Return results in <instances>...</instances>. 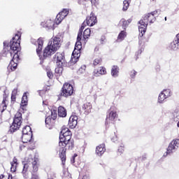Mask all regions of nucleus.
I'll use <instances>...</instances> for the list:
<instances>
[{
	"instance_id": "f257e3e1",
	"label": "nucleus",
	"mask_w": 179,
	"mask_h": 179,
	"mask_svg": "<svg viewBox=\"0 0 179 179\" xmlns=\"http://www.w3.org/2000/svg\"><path fill=\"white\" fill-rule=\"evenodd\" d=\"M61 134L58 152L62 164L65 166V163H66V151L72 150L75 148V141L72 139V131L68 127L63 126Z\"/></svg>"
},
{
	"instance_id": "f03ea898",
	"label": "nucleus",
	"mask_w": 179,
	"mask_h": 179,
	"mask_svg": "<svg viewBox=\"0 0 179 179\" xmlns=\"http://www.w3.org/2000/svg\"><path fill=\"white\" fill-rule=\"evenodd\" d=\"M156 15H159V10H155L151 13L145 14L143 19L139 21L138 31L140 32V37H143V34L146 33V29H148V24H152L156 22Z\"/></svg>"
},
{
	"instance_id": "7ed1b4c3",
	"label": "nucleus",
	"mask_w": 179,
	"mask_h": 179,
	"mask_svg": "<svg viewBox=\"0 0 179 179\" xmlns=\"http://www.w3.org/2000/svg\"><path fill=\"white\" fill-rule=\"evenodd\" d=\"M82 39H78L77 36V41L75 45L74 50L73 51L71 62L72 64H76L80 58V51H82Z\"/></svg>"
},
{
	"instance_id": "20e7f679",
	"label": "nucleus",
	"mask_w": 179,
	"mask_h": 179,
	"mask_svg": "<svg viewBox=\"0 0 179 179\" xmlns=\"http://www.w3.org/2000/svg\"><path fill=\"white\" fill-rule=\"evenodd\" d=\"M22 126V113L17 112L15 115L12 125L10 127L9 132L13 134L20 129Z\"/></svg>"
},
{
	"instance_id": "39448f33",
	"label": "nucleus",
	"mask_w": 179,
	"mask_h": 179,
	"mask_svg": "<svg viewBox=\"0 0 179 179\" xmlns=\"http://www.w3.org/2000/svg\"><path fill=\"white\" fill-rule=\"evenodd\" d=\"M73 94V86L72 85L65 83L61 90V93L59 94V97H70Z\"/></svg>"
},
{
	"instance_id": "423d86ee",
	"label": "nucleus",
	"mask_w": 179,
	"mask_h": 179,
	"mask_svg": "<svg viewBox=\"0 0 179 179\" xmlns=\"http://www.w3.org/2000/svg\"><path fill=\"white\" fill-rule=\"evenodd\" d=\"M55 52H57V50L48 44V45L43 50V55L39 54L38 57L40 59L44 61V59H47V58H51V56L54 55Z\"/></svg>"
},
{
	"instance_id": "0eeeda50",
	"label": "nucleus",
	"mask_w": 179,
	"mask_h": 179,
	"mask_svg": "<svg viewBox=\"0 0 179 179\" xmlns=\"http://www.w3.org/2000/svg\"><path fill=\"white\" fill-rule=\"evenodd\" d=\"M53 61L56 62L57 66H62L65 62V53L57 52L53 57Z\"/></svg>"
},
{
	"instance_id": "6e6552de",
	"label": "nucleus",
	"mask_w": 179,
	"mask_h": 179,
	"mask_svg": "<svg viewBox=\"0 0 179 179\" xmlns=\"http://www.w3.org/2000/svg\"><path fill=\"white\" fill-rule=\"evenodd\" d=\"M9 104V94H6V90L3 91V99L0 103V112L3 113L8 108Z\"/></svg>"
},
{
	"instance_id": "1a4fd4ad",
	"label": "nucleus",
	"mask_w": 179,
	"mask_h": 179,
	"mask_svg": "<svg viewBox=\"0 0 179 179\" xmlns=\"http://www.w3.org/2000/svg\"><path fill=\"white\" fill-rule=\"evenodd\" d=\"M20 43H10V54L12 55H20Z\"/></svg>"
},
{
	"instance_id": "9d476101",
	"label": "nucleus",
	"mask_w": 179,
	"mask_h": 179,
	"mask_svg": "<svg viewBox=\"0 0 179 179\" xmlns=\"http://www.w3.org/2000/svg\"><path fill=\"white\" fill-rule=\"evenodd\" d=\"M52 48L58 51L61 48V38L55 36L52 38L48 43Z\"/></svg>"
},
{
	"instance_id": "9b49d317",
	"label": "nucleus",
	"mask_w": 179,
	"mask_h": 179,
	"mask_svg": "<svg viewBox=\"0 0 179 179\" xmlns=\"http://www.w3.org/2000/svg\"><path fill=\"white\" fill-rule=\"evenodd\" d=\"M31 177L30 179H40V176L37 174L38 171V162L37 160L34 159L32 162V169L29 170Z\"/></svg>"
},
{
	"instance_id": "f8f14e48",
	"label": "nucleus",
	"mask_w": 179,
	"mask_h": 179,
	"mask_svg": "<svg viewBox=\"0 0 179 179\" xmlns=\"http://www.w3.org/2000/svg\"><path fill=\"white\" fill-rule=\"evenodd\" d=\"M20 150H23L24 149H27V150H34V149H36V141L33 139L25 142L23 145L20 146Z\"/></svg>"
},
{
	"instance_id": "ddd939ff",
	"label": "nucleus",
	"mask_w": 179,
	"mask_h": 179,
	"mask_svg": "<svg viewBox=\"0 0 179 179\" xmlns=\"http://www.w3.org/2000/svg\"><path fill=\"white\" fill-rule=\"evenodd\" d=\"M19 61H20V56L19 55H13V59L8 65V67L11 69V71H16Z\"/></svg>"
},
{
	"instance_id": "4468645a",
	"label": "nucleus",
	"mask_w": 179,
	"mask_h": 179,
	"mask_svg": "<svg viewBox=\"0 0 179 179\" xmlns=\"http://www.w3.org/2000/svg\"><path fill=\"white\" fill-rule=\"evenodd\" d=\"M33 161L31 164L30 162H27L24 164L22 174L24 177V178L27 179L29 178V171L33 169Z\"/></svg>"
},
{
	"instance_id": "2eb2a0df",
	"label": "nucleus",
	"mask_w": 179,
	"mask_h": 179,
	"mask_svg": "<svg viewBox=\"0 0 179 179\" xmlns=\"http://www.w3.org/2000/svg\"><path fill=\"white\" fill-rule=\"evenodd\" d=\"M86 24L90 27L94 26L97 23V17L94 15V13L92 12L85 20Z\"/></svg>"
},
{
	"instance_id": "dca6fc26",
	"label": "nucleus",
	"mask_w": 179,
	"mask_h": 179,
	"mask_svg": "<svg viewBox=\"0 0 179 179\" xmlns=\"http://www.w3.org/2000/svg\"><path fill=\"white\" fill-rule=\"evenodd\" d=\"M178 145H179V139H176L172 141L169 143V145L168 146L166 154H164V156H167V155H171V153H173V151L176 149V146L178 148Z\"/></svg>"
},
{
	"instance_id": "f3484780",
	"label": "nucleus",
	"mask_w": 179,
	"mask_h": 179,
	"mask_svg": "<svg viewBox=\"0 0 179 179\" xmlns=\"http://www.w3.org/2000/svg\"><path fill=\"white\" fill-rule=\"evenodd\" d=\"M69 13V11L67 9H63V10L60 13H59L55 19V22L57 24H59L62 20H64V17H66L68 16V14Z\"/></svg>"
},
{
	"instance_id": "a211bd4d",
	"label": "nucleus",
	"mask_w": 179,
	"mask_h": 179,
	"mask_svg": "<svg viewBox=\"0 0 179 179\" xmlns=\"http://www.w3.org/2000/svg\"><path fill=\"white\" fill-rule=\"evenodd\" d=\"M76 125H78V116L71 115L69 120V127L73 129V128H76Z\"/></svg>"
},
{
	"instance_id": "6ab92c4d",
	"label": "nucleus",
	"mask_w": 179,
	"mask_h": 179,
	"mask_svg": "<svg viewBox=\"0 0 179 179\" xmlns=\"http://www.w3.org/2000/svg\"><path fill=\"white\" fill-rule=\"evenodd\" d=\"M106 152V144L102 143L96 146L95 153L97 156H103Z\"/></svg>"
},
{
	"instance_id": "aec40b11",
	"label": "nucleus",
	"mask_w": 179,
	"mask_h": 179,
	"mask_svg": "<svg viewBox=\"0 0 179 179\" xmlns=\"http://www.w3.org/2000/svg\"><path fill=\"white\" fill-rule=\"evenodd\" d=\"M45 122L47 128L52 129V127L55 125V119H52V117L48 116L45 118Z\"/></svg>"
},
{
	"instance_id": "412c9836",
	"label": "nucleus",
	"mask_w": 179,
	"mask_h": 179,
	"mask_svg": "<svg viewBox=\"0 0 179 179\" xmlns=\"http://www.w3.org/2000/svg\"><path fill=\"white\" fill-rule=\"evenodd\" d=\"M93 73L94 76H100V75H106L107 73V70L106 69V67L101 66L94 69Z\"/></svg>"
},
{
	"instance_id": "4be33fe9",
	"label": "nucleus",
	"mask_w": 179,
	"mask_h": 179,
	"mask_svg": "<svg viewBox=\"0 0 179 179\" xmlns=\"http://www.w3.org/2000/svg\"><path fill=\"white\" fill-rule=\"evenodd\" d=\"M92 108H93V106H92L90 102H87L83 105V110L86 115L92 113Z\"/></svg>"
},
{
	"instance_id": "5701e85b",
	"label": "nucleus",
	"mask_w": 179,
	"mask_h": 179,
	"mask_svg": "<svg viewBox=\"0 0 179 179\" xmlns=\"http://www.w3.org/2000/svg\"><path fill=\"white\" fill-rule=\"evenodd\" d=\"M10 171L12 173H16V170H17V166H19V163L17 162V158H16V157H13V161L10 162Z\"/></svg>"
},
{
	"instance_id": "b1692460",
	"label": "nucleus",
	"mask_w": 179,
	"mask_h": 179,
	"mask_svg": "<svg viewBox=\"0 0 179 179\" xmlns=\"http://www.w3.org/2000/svg\"><path fill=\"white\" fill-rule=\"evenodd\" d=\"M37 43L38 48H36V54L40 55V54H41V51H43V45H44V41L43 40V38H39L37 40Z\"/></svg>"
},
{
	"instance_id": "393cba45",
	"label": "nucleus",
	"mask_w": 179,
	"mask_h": 179,
	"mask_svg": "<svg viewBox=\"0 0 179 179\" xmlns=\"http://www.w3.org/2000/svg\"><path fill=\"white\" fill-rule=\"evenodd\" d=\"M57 113L59 117H62V118L66 117V109L62 106L58 107Z\"/></svg>"
},
{
	"instance_id": "a878e982",
	"label": "nucleus",
	"mask_w": 179,
	"mask_h": 179,
	"mask_svg": "<svg viewBox=\"0 0 179 179\" xmlns=\"http://www.w3.org/2000/svg\"><path fill=\"white\" fill-rule=\"evenodd\" d=\"M33 139H34L33 134H22V141L23 143L32 141Z\"/></svg>"
},
{
	"instance_id": "bb28decb",
	"label": "nucleus",
	"mask_w": 179,
	"mask_h": 179,
	"mask_svg": "<svg viewBox=\"0 0 179 179\" xmlns=\"http://www.w3.org/2000/svg\"><path fill=\"white\" fill-rule=\"evenodd\" d=\"M22 37V33L18 31L14 37H13L12 40L10 41V43H18V44H20V40Z\"/></svg>"
},
{
	"instance_id": "cd10ccee",
	"label": "nucleus",
	"mask_w": 179,
	"mask_h": 179,
	"mask_svg": "<svg viewBox=\"0 0 179 179\" xmlns=\"http://www.w3.org/2000/svg\"><path fill=\"white\" fill-rule=\"evenodd\" d=\"M28 103H29V99H27V92H24L22 98L20 106L21 107H26Z\"/></svg>"
},
{
	"instance_id": "c85d7f7f",
	"label": "nucleus",
	"mask_w": 179,
	"mask_h": 179,
	"mask_svg": "<svg viewBox=\"0 0 179 179\" xmlns=\"http://www.w3.org/2000/svg\"><path fill=\"white\" fill-rule=\"evenodd\" d=\"M132 22V19H129L126 20L125 19L122 18L120 20V23H122V27L125 30L128 26H129L130 23Z\"/></svg>"
},
{
	"instance_id": "c756f323",
	"label": "nucleus",
	"mask_w": 179,
	"mask_h": 179,
	"mask_svg": "<svg viewBox=\"0 0 179 179\" xmlns=\"http://www.w3.org/2000/svg\"><path fill=\"white\" fill-rule=\"evenodd\" d=\"M87 26V24H86V20L83 22V23L81 25V27L80 28L78 36V40H82V36L83 33V30H85V28Z\"/></svg>"
},
{
	"instance_id": "7c9ffc66",
	"label": "nucleus",
	"mask_w": 179,
	"mask_h": 179,
	"mask_svg": "<svg viewBox=\"0 0 179 179\" xmlns=\"http://www.w3.org/2000/svg\"><path fill=\"white\" fill-rule=\"evenodd\" d=\"M119 73H120V67H118V66H113L111 69L112 76L117 78V76H118Z\"/></svg>"
},
{
	"instance_id": "2f4dec72",
	"label": "nucleus",
	"mask_w": 179,
	"mask_h": 179,
	"mask_svg": "<svg viewBox=\"0 0 179 179\" xmlns=\"http://www.w3.org/2000/svg\"><path fill=\"white\" fill-rule=\"evenodd\" d=\"M64 71V68L62 66H57V67L55 70V76L57 78H59L62 75V71Z\"/></svg>"
},
{
	"instance_id": "473e14b6",
	"label": "nucleus",
	"mask_w": 179,
	"mask_h": 179,
	"mask_svg": "<svg viewBox=\"0 0 179 179\" xmlns=\"http://www.w3.org/2000/svg\"><path fill=\"white\" fill-rule=\"evenodd\" d=\"M108 118L110 121H115V119L118 118V114H117V111L110 110Z\"/></svg>"
},
{
	"instance_id": "72a5a7b5",
	"label": "nucleus",
	"mask_w": 179,
	"mask_h": 179,
	"mask_svg": "<svg viewBox=\"0 0 179 179\" xmlns=\"http://www.w3.org/2000/svg\"><path fill=\"white\" fill-rule=\"evenodd\" d=\"M92 33V30L90 28H87L84 31H83V40H87L90 37V34Z\"/></svg>"
},
{
	"instance_id": "f704fd0d",
	"label": "nucleus",
	"mask_w": 179,
	"mask_h": 179,
	"mask_svg": "<svg viewBox=\"0 0 179 179\" xmlns=\"http://www.w3.org/2000/svg\"><path fill=\"white\" fill-rule=\"evenodd\" d=\"M170 48L171 50H178L179 48V43L178 41H176V39H174V41H173V42L171 43L170 44Z\"/></svg>"
},
{
	"instance_id": "c9c22d12",
	"label": "nucleus",
	"mask_w": 179,
	"mask_h": 179,
	"mask_svg": "<svg viewBox=\"0 0 179 179\" xmlns=\"http://www.w3.org/2000/svg\"><path fill=\"white\" fill-rule=\"evenodd\" d=\"M50 117L51 118H52L53 120H57V115H58L57 113H58V110H57V108H52L51 110H50Z\"/></svg>"
},
{
	"instance_id": "e433bc0d",
	"label": "nucleus",
	"mask_w": 179,
	"mask_h": 179,
	"mask_svg": "<svg viewBox=\"0 0 179 179\" xmlns=\"http://www.w3.org/2000/svg\"><path fill=\"white\" fill-rule=\"evenodd\" d=\"M125 37H127V31H121L120 33L117 36V40L119 41H122L125 39Z\"/></svg>"
},
{
	"instance_id": "4c0bfd02",
	"label": "nucleus",
	"mask_w": 179,
	"mask_h": 179,
	"mask_svg": "<svg viewBox=\"0 0 179 179\" xmlns=\"http://www.w3.org/2000/svg\"><path fill=\"white\" fill-rule=\"evenodd\" d=\"M131 0H124L123 1V8L122 10L123 12H127L128 10V8H129V4L131 3Z\"/></svg>"
},
{
	"instance_id": "58836bf2",
	"label": "nucleus",
	"mask_w": 179,
	"mask_h": 179,
	"mask_svg": "<svg viewBox=\"0 0 179 179\" xmlns=\"http://www.w3.org/2000/svg\"><path fill=\"white\" fill-rule=\"evenodd\" d=\"M102 63H103V59L100 57H98L94 59V60L93 61L92 65H94V66H97L98 65H101Z\"/></svg>"
},
{
	"instance_id": "ea45409f",
	"label": "nucleus",
	"mask_w": 179,
	"mask_h": 179,
	"mask_svg": "<svg viewBox=\"0 0 179 179\" xmlns=\"http://www.w3.org/2000/svg\"><path fill=\"white\" fill-rule=\"evenodd\" d=\"M22 134H33V131H31V127L27 125L23 127Z\"/></svg>"
},
{
	"instance_id": "a19ab883",
	"label": "nucleus",
	"mask_w": 179,
	"mask_h": 179,
	"mask_svg": "<svg viewBox=\"0 0 179 179\" xmlns=\"http://www.w3.org/2000/svg\"><path fill=\"white\" fill-rule=\"evenodd\" d=\"M52 26H54V22L51 20H47L44 24V27L48 29H52Z\"/></svg>"
},
{
	"instance_id": "79ce46f5",
	"label": "nucleus",
	"mask_w": 179,
	"mask_h": 179,
	"mask_svg": "<svg viewBox=\"0 0 179 179\" xmlns=\"http://www.w3.org/2000/svg\"><path fill=\"white\" fill-rule=\"evenodd\" d=\"M162 92L166 96V99L168 97H170V96H171V91L169 89L164 90Z\"/></svg>"
},
{
	"instance_id": "37998d69",
	"label": "nucleus",
	"mask_w": 179,
	"mask_h": 179,
	"mask_svg": "<svg viewBox=\"0 0 179 179\" xmlns=\"http://www.w3.org/2000/svg\"><path fill=\"white\" fill-rule=\"evenodd\" d=\"M166 99L167 98L164 95L163 92H161L158 97V101L159 103H163Z\"/></svg>"
},
{
	"instance_id": "c03bdc74",
	"label": "nucleus",
	"mask_w": 179,
	"mask_h": 179,
	"mask_svg": "<svg viewBox=\"0 0 179 179\" xmlns=\"http://www.w3.org/2000/svg\"><path fill=\"white\" fill-rule=\"evenodd\" d=\"M85 72H86V66L83 65V66H81V67L78 69V73H79V74H80V73H85Z\"/></svg>"
},
{
	"instance_id": "a18cd8bd",
	"label": "nucleus",
	"mask_w": 179,
	"mask_h": 179,
	"mask_svg": "<svg viewBox=\"0 0 179 179\" xmlns=\"http://www.w3.org/2000/svg\"><path fill=\"white\" fill-rule=\"evenodd\" d=\"M16 96L15 95H11L10 97V103L13 106V104H15L16 103Z\"/></svg>"
},
{
	"instance_id": "49530a36",
	"label": "nucleus",
	"mask_w": 179,
	"mask_h": 179,
	"mask_svg": "<svg viewBox=\"0 0 179 179\" xmlns=\"http://www.w3.org/2000/svg\"><path fill=\"white\" fill-rule=\"evenodd\" d=\"M47 76L49 78V79H52V78H54V74L52 73V71H47Z\"/></svg>"
},
{
	"instance_id": "de8ad7c7",
	"label": "nucleus",
	"mask_w": 179,
	"mask_h": 179,
	"mask_svg": "<svg viewBox=\"0 0 179 179\" xmlns=\"http://www.w3.org/2000/svg\"><path fill=\"white\" fill-rule=\"evenodd\" d=\"M136 71L135 70H132L131 72H130V76L131 78H132L133 79L135 78V77L136 76Z\"/></svg>"
},
{
	"instance_id": "09e8293b",
	"label": "nucleus",
	"mask_w": 179,
	"mask_h": 179,
	"mask_svg": "<svg viewBox=\"0 0 179 179\" xmlns=\"http://www.w3.org/2000/svg\"><path fill=\"white\" fill-rule=\"evenodd\" d=\"M17 92H18V89L17 87L14 88L11 92V96H17Z\"/></svg>"
},
{
	"instance_id": "8fccbe9b",
	"label": "nucleus",
	"mask_w": 179,
	"mask_h": 179,
	"mask_svg": "<svg viewBox=\"0 0 179 179\" xmlns=\"http://www.w3.org/2000/svg\"><path fill=\"white\" fill-rule=\"evenodd\" d=\"M110 139H111V141H113V142H117L118 138L117 137V135H115V134H112V135L110 136Z\"/></svg>"
},
{
	"instance_id": "3c124183",
	"label": "nucleus",
	"mask_w": 179,
	"mask_h": 179,
	"mask_svg": "<svg viewBox=\"0 0 179 179\" xmlns=\"http://www.w3.org/2000/svg\"><path fill=\"white\" fill-rule=\"evenodd\" d=\"M117 150H118L119 153H124V147H122V146L119 147Z\"/></svg>"
},
{
	"instance_id": "603ef678",
	"label": "nucleus",
	"mask_w": 179,
	"mask_h": 179,
	"mask_svg": "<svg viewBox=\"0 0 179 179\" xmlns=\"http://www.w3.org/2000/svg\"><path fill=\"white\" fill-rule=\"evenodd\" d=\"M100 41L101 44H104V41H106V36H101Z\"/></svg>"
},
{
	"instance_id": "864d4df0",
	"label": "nucleus",
	"mask_w": 179,
	"mask_h": 179,
	"mask_svg": "<svg viewBox=\"0 0 179 179\" xmlns=\"http://www.w3.org/2000/svg\"><path fill=\"white\" fill-rule=\"evenodd\" d=\"M89 1H90L92 5H96L97 2H99V0H89Z\"/></svg>"
},
{
	"instance_id": "5fc2aeb1",
	"label": "nucleus",
	"mask_w": 179,
	"mask_h": 179,
	"mask_svg": "<svg viewBox=\"0 0 179 179\" xmlns=\"http://www.w3.org/2000/svg\"><path fill=\"white\" fill-rule=\"evenodd\" d=\"M175 41H178V43H179V34H178L176 35V38H175Z\"/></svg>"
},
{
	"instance_id": "6e6d98bb",
	"label": "nucleus",
	"mask_w": 179,
	"mask_h": 179,
	"mask_svg": "<svg viewBox=\"0 0 179 179\" xmlns=\"http://www.w3.org/2000/svg\"><path fill=\"white\" fill-rule=\"evenodd\" d=\"M142 51H143V49L141 48L137 52V55H139V54H142Z\"/></svg>"
},
{
	"instance_id": "4d7b16f0",
	"label": "nucleus",
	"mask_w": 179,
	"mask_h": 179,
	"mask_svg": "<svg viewBox=\"0 0 179 179\" xmlns=\"http://www.w3.org/2000/svg\"><path fill=\"white\" fill-rule=\"evenodd\" d=\"M43 104L44 106H48V101H43Z\"/></svg>"
},
{
	"instance_id": "13d9d810",
	"label": "nucleus",
	"mask_w": 179,
	"mask_h": 179,
	"mask_svg": "<svg viewBox=\"0 0 179 179\" xmlns=\"http://www.w3.org/2000/svg\"><path fill=\"white\" fill-rule=\"evenodd\" d=\"M5 178V175L1 174L0 175V179H4Z\"/></svg>"
},
{
	"instance_id": "bf43d9fd",
	"label": "nucleus",
	"mask_w": 179,
	"mask_h": 179,
	"mask_svg": "<svg viewBox=\"0 0 179 179\" xmlns=\"http://www.w3.org/2000/svg\"><path fill=\"white\" fill-rule=\"evenodd\" d=\"M8 179H15L12 175H9Z\"/></svg>"
},
{
	"instance_id": "052dcab7",
	"label": "nucleus",
	"mask_w": 179,
	"mask_h": 179,
	"mask_svg": "<svg viewBox=\"0 0 179 179\" xmlns=\"http://www.w3.org/2000/svg\"><path fill=\"white\" fill-rule=\"evenodd\" d=\"M77 156V155H74L73 159H75V157H76Z\"/></svg>"
},
{
	"instance_id": "680f3d73",
	"label": "nucleus",
	"mask_w": 179,
	"mask_h": 179,
	"mask_svg": "<svg viewBox=\"0 0 179 179\" xmlns=\"http://www.w3.org/2000/svg\"><path fill=\"white\" fill-rule=\"evenodd\" d=\"M165 20H167V17H165Z\"/></svg>"
},
{
	"instance_id": "e2e57ef3",
	"label": "nucleus",
	"mask_w": 179,
	"mask_h": 179,
	"mask_svg": "<svg viewBox=\"0 0 179 179\" xmlns=\"http://www.w3.org/2000/svg\"><path fill=\"white\" fill-rule=\"evenodd\" d=\"M110 110H113V106L110 108Z\"/></svg>"
},
{
	"instance_id": "0e129e2a",
	"label": "nucleus",
	"mask_w": 179,
	"mask_h": 179,
	"mask_svg": "<svg viewBox=\"0 0 179 179\" xmlns=\"http://www.w3.org/2000/svg\"><path fill=\"white\" fill-rule=\"evenodd\" d=\"M152 1H156V0H152Z\"/></svg>"
},
{
	"instance_id": "69168bd1",
	"label": "nucleus",
	"mask_w": 179,
	"mask_h": 179,
	"mask_svg": "<svg viewBox=\"0 0 179 179\" xmlns=\"http://www.w3.org/2000/svg\"><path fill=\"white\" fill-rule=\"evenodd\" d=\"M84 1H89V0H84Z\"/></svg>"
}]
</instances>
